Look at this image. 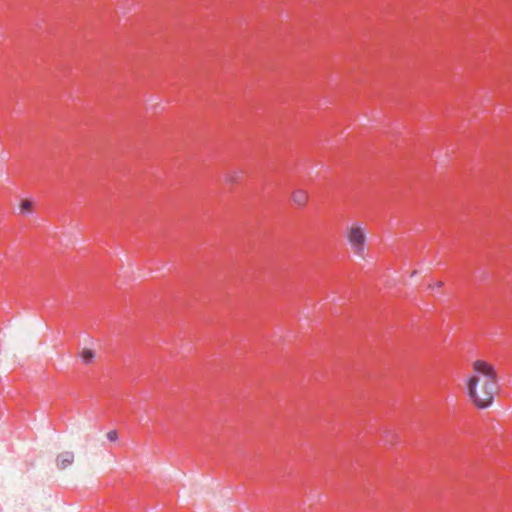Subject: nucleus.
Wrapping results in <instances>:
<instances>
[{"label":"nucleus","mask_w":512,"mask_h":512,"mask_svg":"<svg viewBox=\"0 0 512 512\" xmlns=\"http://www.w3.org/2000/svg\"><path fill=\"white\" fill-rule=\"evenodd\" d=\"M473 374L468 378V395L478 408L488 407L497 391V372L494 366L484 360L472 363Z\"/></svg>","instance_id":"1"},{"label":"nucleus","mask_w":512,"mask_h":512,"mask_svg":"<svg viewBox=\"0 0 512 512\" xmlns=\"http://www.w3.org/2000/svg\"><path fill=\"white\" fill-rule=\"evenodd\" d=\"M347 241L353 253L363 257L366 247V227L359 222H354L346 228Z\"/></svg>","instance_id":"2"},{"label":"nucleus","mask_w":512,"mask_h":512,"mask_svg":"<svg viewBox=\"0 0 512 512\" xmlns=\"http://www.w3.org/2000/svg\"><path fill=\"white\" fill-rule=\"evenodd\" d=\"M308 199V193L303 189H296L292 193V201L297 207H304L307 204Z\"/></svg>","instance_id":"3"},{"label":"nucleus","mask_w":512,"mask_h":512,"mask_svg":"<svg viewBox=\"0 0 512 512\" xmlns=\"http://www.w3.org/2000/svg\"><path fill=\"white\" fill-rule=\"evenodd\" d=\"M74 461V454L72 452L66 451L61 453L57 458V465L61 469H65L69 465H71Z\"/></svg>","instance_id":"4"},{"label":"nucleus","mask_w":512,"mask_h":512,"mask_svg":"<svg viewBox=\"0 0 512 512\" xmlns=\"http://www.w3.org/2000/svg\"><path fill=\"white\" fill-rule=\"evenodd\" d=\"M34 212V202L31 199H22L19 205V213L28 215Z\"/></svg>","instance_id":"5"},{"label":"nucleus","mask_w":512,"mask_h":512,"mask_svg":"<svg viewBox=\"0 0 512 512\" xmlns=\"http://www.w3.org/2000/svg\"><path fill=\"white\" fill-rule=\"evenodd\" d=\"M80 357H81L83 363L89 364V363H91L93 361V359L95 357V354L90 349H84V350L81 351Z\"/></svg>","instance_id":"6"},{"label":"nucleus","mask_w":512,"mask_h":512,"mask_svg":"<svg viewBox=\"0 0 512 512\" xmlns=\"http://www.w3.org/2000/svg\"><path fill=\"white\" fill-rule=\"evenodd\" d=\"M107 438L110 441H116L118 439V434L115 430H111L107 433Z\"/></svg>","instance_id":"7"}]
</instances>
